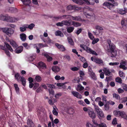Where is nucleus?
Here are the masks:
<instances>
[{
	"label": "nucleus",
	"mask_w": 127,
	"mask_h": 127,
	"mask_svg": "<svg viewBox=\"0 0 127 127\" xmlns=\"http://www.w3.org/2000/svg\"><path fill=\"white\" fill-rule=\"evenodd\" d=\"M72 16L69 15H63L62 16L54 17V18L56 19H63L67 20L71 19Z\"/></svg>",
	"instance_id": "5"
},
{
	"label": "nucleus",
	"mask_w": 127,
	"mask_h": 127,
	"mask_svg": "<svg viewBox=\"0 0 127 127\" xmlns=\"http://www.w3.org/2000/svg\"><path fill=\"white\" fill-rule=\"evenodd\" d=\"M14 86L15 88V90L16 92L17 93H19V88L18 87V84H15L14 85Z\"/></svg>",
	"instance_id": "40"
},
{
	"label": "nucleus",
	"mask_w": 127,
	"mask_h": 127,
	"mask_svg": "<svg viewBox=\"0 0 127 127\" xmlns=\"http://www.w3.org/2000/svg\"><path fill=\"white\" fill-rule=\"evenodd\" d=\"M20 37L21 40L23 41H24L26 39V35L24 33H22L20 34Z\"/></svg>",
	"instance_id": "16"
},
{
	"label": "nucleus",
	"mask_w": 127,
	"mask_h": 127,
	"mask_svg": "<svg viewBox=\"0 0 127 127\" xmlns=\"http://www.w3.org/2000/svg\"><path fill=\"white\" fill-rule=\"evenodd\" d=\"M94 62L98 64H100L103 63V61L102 60L97 58H94Z\"/></svg>",
	"instance_id": "17"
},
{
	"label": "nucleus",
	"mask_w": 127,
	"mask_h": 127,
	"mask_svg": "<svg viewBox=\"0 0 127 127\" xmlns=\"http://www.w3.org/2000/svg\"><path fill=\"white\" fill-rule=\"evenodd\" d=\"M88 113L89 116L92 119H94L96 118V115L94 111L89 110Z\"/></svg>",
	"instance_id": "13"
},
{
	"label": "nucleus",
	"mask_w": 127,
	"mask_h": 127,
	"mask_svg": "<svg viewBox=\"0 0 127 127\" xmlns=\"http://www.w3.org/2000/svg\"><path fill=\"white\" fill-rule=\"evenodd\" d=\"M1 30L9 37H10L14 33V31L11 28L7 27L1 28Z\"/></svg>",
	"instance_id": "2"
},
{
	"label": "nucleus",
	"mask_w": 127,
	"mask_h": 127,
	"mask_svg": "<svg viewBox=\"0 0 127 127\" xmlns=\"http://www.w3.org/2000/svg\"><path fill=\"white\" fill-rule=\"evenodd\" d=\"M84 89V88L80 84H79L77 86V88L76 89L78 91L82 90Z\"/></svg>",
	"instance_id": "28"
},
{
	"label": "nucleus",
	"mask_w": 127,
	"mask_h": 127,
	"mask_svg": "<svg viewBox=\"0 0 127 127\" xmlns=\"http://www.w3.org/2000/svg\"><path fill=\"white\" fill-rule=\"evenodd\" d=\"M95 108L97 114L99 115L100 117L102 118H104V117L103 112L102 110L99 108L98 106L95 105Z\"/></svg>",
	"instance_id": "4"
},
{
	"label": "nucleus",
	"mask_w": 127,
	"mask_h": 127,
	"mask_svg": "<svg viewBox=\"0 0 127 127\" xmlns=\"http://www.w3.org/2000/svg\"><path fill=\"white\" fill-rule=\"evenodd\" d=\"M86 127H93V126L89 122L87 123L86 125Z\"/></svg>",
	"instance_id": "63"
},
{
	"label": "nucleus",
	"mask_w": 127,
	"mask_h": 127,
	"mask_svg": "<svg viewBox=\"0 0 127 127\" xmlns=\"http://www.w3.org/2000/svg\"><path fill=\"white\" fill-rule=\"evenodd\" d=\"M121 112L120 111H114V114L115 116L117 117H119L120 116Z\"/></svg>",
	"instance_id": "37"
},
{
	"label": "nucleus",
	"mask_w": 127,
	"mask_h": 127,
	"mask_svg": "<svg viewBox=\"0 0 127 127\" xmlns=\"http://www.w3.org/2000/svg\"><path fill=\"white\" fill-rule=\"evenodd\" d=\"M126 65V61H123L122 62L120 63V65L119 66V67L123 69V70H127V68L125 66Z\"/></svg>",
	"instance_id": "8"
},
{
	"label": "nucleus",
	"mask_w": 127,
	"mask_h": 127,
	"mask_svg": "<svg viewBox=\"0 0 127 127\" xmlns=\"http://www.w3.org/2000/svg\"><path fill=\"white\" fill-rule=\"evenodd\" d=\"M55 45L59 48L60 51L63 52L65 50V48L63 45L58 43H56L55 44Z\"/></svg>",
	"instance_id": "11"
},
{
	"label": "nucleus",
	"mask_w": 127,
	"mask_h": 127,
	"mask_svg": "<svg viewBox=\"0 0 127 127\" xmlns=\"http://www.w3.org/2000/svg\"><path fill=\"white\" fill-rule=\"evenodd\" d=\"M92 121L93 123V127H98L99 124H98L96 122V121H95L94 119H93Z\"/></svg>",
	"instance_id": "42"
},
{
	"label": "nucleus",
	"mask_w": 127,
	"mask_h": 127,
	"mask_svg": "<svg viewBox=\"0 0 127 127\" xmlns=\"http://www.w3.org/2000/svg\"><path fill=\"white\" fill-rule=\"evenodd\" d=\"M56 25L58 26L62 27L64 25L63 23V21H62L61 22H59L56 23Z\"/></svg>",
	"instance_id": "55"
},
{
	"label": "nucleus",
	"mask_w": 127,
	"mask_h": 127,
	"mask_svg": "<svg viewBox=\"0 0 127 127\" xmlns=\"http://www.w3.org/2000/svg\"><path fill=\"white\" fill-rule=\"evenodd\" d=\"M23 3L26 5H29L31 3V1L30 0H21Z\"/></svg>",
	"instance_id": "26"
},
{
	"label": "nucleus",
	"mask_w": 127,
	"mask_h": 127,
	"mask_svg": "<svg viewBox=\"0 0 127 127\" xmlns=\"http://www.w3.org/2000/svg\"><path fill=\"white\" fill-rule=\"evenodd\" d=\"M29 110V112H31L32 111V110L33 108V105L32 104H29L28 105Z\"/></svg>",
	"instance_id": "45"
},
{
	"label": "nucleus",
	"mask_w": 127,
	"mask_h": 127,
	"mask_svg": "<svg viewBox=\"0 0 127 127\" xmlns=\"http://www.w3.org/2000/svg\"><path fill=\"white\" fill-rule=\"evenodd\" d=\"M120 116L122 118L127 120V115L124 112H121Z\"/></svg>",
	"instance_id": "39"
},
{
	"label": "nucleus",
	"mask_w": 127,
	"mask_h": 127,
	"mask_svg": "<svg viewBox=\"0 0 127 127\" xmlns=\"http://www.w3.org/2000/svg\"><path fill=\"white\" fill-rule=\"evenodd\" d=\"M44 56H45L47 59V60L48 62H50L52 60V58L51 56H50L47 54H45L44 55Z\"/></svg>",
	"instance_id": "27"
},
{
	"label": "nucleus",
	"mask_w": 127,
	"mask_h": 127,
	"mask_svg": "<svg viewBox=\"0 0 127 127\" xmlns=\"http://www.w3.org/2000/svg\"><path fill=\"white\" fill-rule=\"evenodd\" d=\"M52 69L53 71L55 72H57L60 71L59 67L57 66H54L52 67Z\"/></svg>",
	"instance_id": "18"
},
{
	"label": "nucleus",
	"mask_w": 127,
	"mask_h": 127,
	"mask_svg": "<svg viewBox=\"0 0 127 127\" xmlns=\"http://www.w3.org/2000/svg\"><path fill=\"white\" fill-rule=\"evenodd\" d=\"M103 70L106 75L109 76L111 73L109 69L107 68H103Z\"/></svg>",
	"instance_id": "14"
},
{
	"label": "nucleus",
	"mask_w": 127,
	"mask_h": 127,
	"mask_svg": "<svg viewBox=\"0 0 127 127\" xmlns=\"http://www.w3.org/2000/svg\"><path fill=\"white\" fill-rule=\"evenodd\" d=\"M95 29L97 30H103V28L101 27L98 26H96L95 27Z\"/></svg>",
	"instance_id": "60"
},
{
	"label": "nucleus",
	"mask_w": 127,
	"mask_h": 127,
	"mask_svg": "<svg viewBox=\"0 0 127 127\" xmlns=\"http://www.w3.org/2000/svg\"><path fill=\"white\" fill-rule=\"evenodd\" d=\"M116 81L117 82L119 83H122V80L121 79V78L119 77H117L116 79Z\"/></svg>",
	"instance_id": "48"
},
{
	"label": "nucleus",
	"mask_w": 127,
	"mask_h": 127,
	"mask_svg": "<svg viewBox=\"0 0 127 127\" xmlns=\"http://www.w3.org/2000/svg\"><path fill=\"white\" fill-rule=\"evenodd\" d=\"M119 63L115 62V63H109V64L110 65H116L119 64Z\"/></svg>",
	"instance_id": "57"
},
{
	"label": "nucleus",
	"mask_w": 127,
	"mask_h": 127,
	"mask_svg": "<svg viewBox=\"0 0 127 127\" xmlns=\"http://www.w3.org/2000/svg\"><path fill=\"white\" fill-rule=\"evenodd\" d=\"M4 43L5 45H6L7 48L8 49V50H9L11 52H12L13 51V50L11 46L9 45V44L6 42H5Z\"/></svg>",
	"instance_id": "29"
},
{
	"label": "nucleus",
	"mask_w": 127,
	"mask_h": 127,
	"mask_svg": "<svg viewBox=\"0 0 127 127\" xmlns=\"http://www.w3.org/2000/svg\"><path fill=\"white\" fill-rule=\"evenodd\" d=\"M55 35L56 36H60L61 37H63L64 34L63 33L60 31L59 30L57 31L55 33Z\"/></svg>",
	"instance_id": "30"
},
{
	"label": "nucleus",
	"mask_w": 127,
	"mask_h": 127,
	"mask_svg": "<svg viewBox=\"0 0 127 127\" xmlns=\"http://www.w3.org/2000/svg\"><path fill=\"white\" fill-rule=\"evenodd\" d=\"M45 42H47L48 43H51L52 42V40L48 37H47V39L44 41Z\"/></svg>",
	"instance_id": "52"
},
{
	"label": "nucleus",
	"mask_w": 127,
	"mask_h": 127,
	"mask_svg": "<svg viewBox=\"0 0 127 127\" xmlns=\"http://www.w3.org/2000/svg\"><path fill=\"white\" fill-rule=\"evenodd\" d=\"M86 17L88 18H93L94 19L95 18V15L94 14H90L89 13H87L85 14Z\"/></svg>",
	"instance_id": "31"
},
{
	"label": "nucleus",
	"mask_w": 127,
	"mask_h": 127,
	"mask_svg": "<svg viewBox=\"0 0 127 127\" xmlns=\"http://www.w3.org/2000/svg\"><path fill=\"white\" fill-rule=\"evenodd\" d=\"M118 12L121 14H124L126 13V11L125 10L120 9L118 10Z\"/></svg>",
	"instance_id": "43"
},
{
	"label": "nucleus",
	"mask_w": 127,
	"mask_h": 127,
	"mask_svg": "<svg viewBox=\"0 0 127 127\" xmlns=\"http://www.w3.org/2000/svg\"><path fill=\"white\" fill-rule=\"evenodd\" d=\"M35 79L36 80L37 82H40L42 80V79L41 77L38 75L36 76L35 77Z\"/></svg>",
	"instance_id": "47"
},
{
	"label": "nucleus",
	"mask_w": 127,
	"mask_h": 127,
	"mask_svg": "<svg viewBox=\"0 0 127 127\" xmlns=\"http://www.w3.org/2000/svg\"><path fill=\"white\" fill-rule=\"evenodd\" d=\"M27 124L29 127H33L34 126L32 120L30 119H29L27 120Z\"/></svg>",
	"instance_id": "15"
},
{
	"label": "nucleus",
	"mask_w": 127,
	"mask_h": 127,
	"mask_svg": "<svg viewBox=\"0 0 127 127\" xmlns=\"http://www.w3.org/2000/svg\"><path fill=\"white\" fill-rule=\"evenodd\" d=\"M71 25H73L75 27H77L81 26V24L80 23L74 21H72Z\"/></svg>",
	"instance_id": "25"
},
{
	"label": "nucleus",
	"mask_w": 127,
	"mask_h": 127,
	"mask_svg": "<svg viewBox=\"0 0 127 127\" xmlns=\"http://www.w3.org/2000/svg\"><path fill=\"white\" fill-rule=\"evenodd\" d=\"M110 1H111L112 3L108 2H105L103 3V5L107 7L110 9H111L112 7L117 5V2L114 1V0Z\"/></svg>",
	"instance_id": "3"
},
{
	"label": "nucleus",
	"mask_w": 127,
	"mask_h": 127,
	"mask_svg": "<svg viewBox=\"0 0 127 127\" xmlns=\"http://www.w3.org/2000/svg\"><path fill=\"white\" fill-rule=\"evenodd\" d=\"M71 19L73 20L76 21H80V17L79 16H75V17L72 16Z\"/></svg>",
	"instance_id": "36"
},
{
	"label": "nucleus",
	"mask_w": 127,
	"mask_h": 127,
	"mask_svg": "<svg viewBox=\"0 0 127 127\" xmlns=\"http://www.w3.org/2000/svg\"><path fill=\"white\" fill-rule=\"evenodd\" d=\"M88 35L89 37L92 40L94 38V37L93 36V34L89 31L88 32Z\"/></svg>",
	"instance_id": "49"
},
{
	"label": "nucleus",
	"mask_w": 127,
	"mask_h": 127,
	"mask_svg": "<svg viewBox=\"0 0 127 127\" xmlns=\"http://www.w3.org/2000/svg\"><path fill=\"white\" fill-rule=\"evenodd\" d=\"M79 59L80 61L83 63L86 61V60L85 58L82 56H80Z\"/></svg>",
	"instance_id": "56"
},
{
	"label": "nucleus",
	"mask_w": 127,
	"mask_h": 127,
	"mask_svg": "<svg viewBox=\"0 0 127 127\" xmlns=\"http://www.w3.org/2000/svg\"><path fill=\"white\" fill-rule=\"evenodd\" d=\"M10 44L14 48H16L18 47V45L16 42L13 40L10 41Z\"/></svg>",
	"instance_id": "22"
},
{
	"label": "nucleus",
	"mask_w": 127,
	"mask_h": 127,
	"mask_svg": "<svg viewBox=\"0 0 127 127\" xmlns=\"http://www.w3.org/2000/svg\"><path fill=\"white\" fill-rule=\"evenodd\" d=\"M74 29V28L73 27H68L66 28L67 31L69 33L72 32Z\"/></svg>",
	"instance_id": "32"
},
{
	"label": "nucleus",
	"mask_w": 127,
	"mask_h": 127,
	"mask_svg": "<svg viewBox=\"0 0 127 127\" xmlns=\"http://www.w3.org/2000/svg\"><path fill=\"white\" fill-rule=\"evenodd\" d=\"M121 23L123 28L124 27H127V21L124 19H123L122 20Z\"/></svg>",
	"instance_id": "21"
},
{
	"label": "nucleus",
	"mask_w": 127,
	"mask_h": 127,
	"mask_svg": "<svg viewBox=\"0 0 127 127\" xmlns=\"http://www.w3.org/2000/svg\"><path fill=\"white\" fill-rule=\"evenodd\" d=\"M86 50H85L88 53H90L92 49L87 46H85Z\"/></svg>",
	"instance_id": "53"
},
{
	"label": "nucleus",
	"mask_w": 127,
	"mask_h": 127,
	"mask_svg": "<svg viewBox=\"0 0 127 127\" xmlns=\"http://www.w3.org/2000/svg\"><path fill=\"white\" fill-rule=\"evenodd\" d=\"M39 84L38 83H34V87L33 88V89L35 90L36 89L38 86Z\"/></svg>",
	"instance_id": "54"
},
{
	"label": "nucleus",
	"mask_w": 127,
	"mask_h": 127,
	"mask_svg": "<svg viewBox=\"0 0 127 127\" xmlns=\"http://www.w3.org/2000/svg\"><path fill=\"white\" fill-rule=\"evenodd\" d=\"M7 20V22H14L17 21L18 20V19L14 17H10L8 16Z\"/></svg>",
	"instance_id": "10"
},
{
	"label": "nucleus",
	"mask_w": 127,
	"mask_h": 127,
	"mask_svg": "<svg viewBox=\"0 0 127 127\" xmlns=\"http://www.w3.org/2000/svg\"><path fill=\"white\" fill-rule=\"evenodd\" d=\"M98 127H106V125L102 123L99 124Z\"/></svg>",
	"instance_id": "64"
},
{
	"label": "nucleus",
	"mask_w": 127,
	"mask_h": 127,
	"mask_svg": "<svg viewBox=\"0 0 127 127\" xmlns=\"http://www.w3.org/2000/svg\"><path fill=\"white\" fill-rule=\"evenodd\" d=\"M113 97L115 98L116 99L118 100L120 99V97L118 94L114 93L113 94Z\"/></svg>",
	"instance_id": "41"
},
{
	"label": "nucleus",
	"mask_w": 127,
	"mask_h": 127,
	"mask_svg": "<svg viewBox=\"0 0 127 127\" xmlns=\"http://www.w3.org/2000/svg\"><path fill=\"white\" fill-rule=\"evenodd\" d=\"M99 40V39L98 38L94 39V40L92 41V43L93 44H94L96 43Z\"/></svg>",
	"instance_id": "51"
},
{
	"label": "nucleus",
	"mask_w": 127,
	"mask_h": 127,
	"mask_svg": "<svg viewBox=\"0 0 127 127\" xmlns=\"http://www.w3.org/2000/svg\"><path fill=\"white\" fill-rule=\"evenodd\" d=\"M71 70L73 71H76L78 70L79 68L76 67H74L71 68Z\"/></svg>",
	"instance_id": "58"
},
{
	"label": "nucleus",
	"mask_w": 127,
	"mask_h": 127,
	"mask_svg": "<svg viewBox=\"0 0 127 127\" xmlns=\"http://www.w3.org/2000/svg\"><path fill=\"white\" fill-rule=\"evenodd\" d=\"M71 92L72 94L75 97H76L78 98L81 99L82 98V96L79 93L73 91Z\"/></svg>",
	"instance_id": "9"
},
{
	"label": "nucleus",
	"mask_w": 127,
	"mask_h": 127,
	"mask_svg": "<svg viewBox=\"0 0 127 127\" xmlns=\"http://www.w3.org/2000/svg\"><path fill=\"white\" fill-rule=\"evenodd\" d=\"M104 108L106 111H108L109 108V104L106 102L105 104L104 105Z\"/></svg>",
	"instance_id": "44"
},
{
	"label": "nucleus",
	"mask_w": 127,
	"mask_h": 127,
	"mask_svg": "<svg viewBox=\"0 0 127 127\" xmlns=\"http://www.w3.org/2000/svg\"><path fill=\"white\" fill-rule=\"evenodd\" d=\"M72 21L69 20H65L63 21L64 25L66 26H69L71 25Z\"/></svg>",
	"instance_id": "24"
},
{
	"label": "nucleus",
	"mask_w": 127,
	"mask_h": 127,
	"mask_svg": "<svg viewBox=\"0 0 127 127\" xmlns=\"http://www.w3.org/2000/svg\"><path fill=\"white\" fill-rule=\"evenodd\" d=\"M68 42L70 45L72 46L74 45V42L71 38H68Z\"/></svg>",
	"instance_id": "46"
},
{
	"label": "nucleus",
	"mask_w": 127,
	"mask_h": 127,
	"mask_svg": "<svg viewBox=\"0 0 127 127\" xmlns=\"http://www.w3.org/2000/svg\"><path fill=\"white\" fill-rule=\"evenodd\" d=\"M22 85L24 86H25L26 85V80L24 77L22 76L21 77L20 81Z\"/></svg>",
	"instance_id": "20"
},
{
	"label": "nucleus",
	"mask_w": 127,
	"mask_h": 127,
	"mask_svg": "<svg viewBox=\"0 0 127 127\" xmlns=\"http://www.w3.org/2000/svg\"><path fill=\"white\" fill-rule=\"evenodd\" d=\"M56 109H57L56 106L53 107V110L52 111V113L54 115L57 116L58 115V113L57 111H56Z\"/></svg>",
	"instance_id": "35"
},
{
	"label": "nucleus",
	"mask_w": 127,
	"mask_h": 127,
	"mask_svg": "<svg viewBox=\"0 0 127 127\" xmlns=\"http://www.w3.org/2000/svg\"><path fill=\"white\" fill-rule=\"evenodd\" d=\"M80 8L78 7L75 5H69L67 7V9L68 10H78L80 9Z\"/></svg>",
	"instance_id": "7"
},
{
	"label": "nucleus",
	"mask_w": 127,
	"mask_h": 127,
	"mask_svg": "<svg viewBox=\"0 0 127 127\" xmlns=\"http://www.w3.org/2000/svg\"><path fill=\"white\" fill-rule=\"evenodd\" d=\"M89 74L93 79L95 80H96V77L95 74L94 72H92V73H90V74Z\"/></svg>",
	"instance_id": "33"
},
{
	"label": "nucleus",
	"mask_w": 127,
	"mask_h": 127,
	"mask_svg": "<svg viewBox=\"0 0 127 127\" xmlns=\"http://www.w3.org/2000/svg\"><path fill=\"white\" fill-rule=\"evenodd\" d=\"M8 16L1 15L0 16V19L1 20L6 21L7 22Z\"/></svg>",
	"instance_id": "19"
},
{
	"label": "nucleus",
	"mask_w": 127,
	"mask_h": 127,
	"mask_svg": "<svg viewBox=\"0 0 127 127\" xmlns=\"http://www.w3.org/2000/svg\"><path fill=\"white\" fill-rule=\"evenodd\" d=\"M34 26L35 25L34 24L32 23L29 25H27L26 26V27L27 28H29L30 30H32Z\"/></svg>",
	"instance_id": "34"
},
{
	"label": "nucleus",
	"mask_w": 127,
	"mask_h": 127,
	"mask_svg": "<svg viewBox=\"0 0 127 127\" xmlns=\"http://www.w3.org/2000/svg\"><path fill=\"white\" fill-rule=\"evenodd\" d=\"M108 45L107 46V51L110 54V56L112 57H115L117 55V51L115 49L116 46L113 43H111L110 40L107 41Z\"/></svg>",
	"instance_id": "1"
},
{
	"label": "nucleus",
	"mask_w": 127,
	"mask_h": 127,
	"mask_svg": "<svg viewBox=\"0 0 127 127\" xmlns=\"http://www.w3.org/2000/svg\"><path fill=\"white\" fill-rule=\"evenodd\" d=\"M119 74L121 77H125L124 73L122 71H120L119 72Z\"/></svg>",
	"instance_id": "50"
},
{
	"label": "nucleus",
	"mask_w": 127,
	"mask_h": 127,
	"mask_svg": "<svg viewBox=\"0 0 127 127\" xmlns=\"http://www.w3.org/2000/svg\"><path fill=\"white\" fill-rule=\"evenodd\" d=\"M88 72H89V74H90V73L93 72L92 70V68L90 66H89L88 67Z\"/></svg>",
	"instance_id": "59"
},
{
	"label": "nucleus",
	"mask_w": 127,
	"mask_h": 127,
	"mask_svg": "<svg viewBox=\"0 0 127 127\" xmlns=\"http://www.w3.org/2000/svg\"><path fill=\"white\" fill-rule=\"evenodd\" d=\"M20 75L19 73H16L15 74L14 77L15 79L18 82L20 81L19 80L20 78H21V77H22Z\"/></svg>",
	"instance_id": "23"
},
{
	"label": "nucleus",
	"mask_w": 127,
	"mask_h": 127,
	"mask_svg": "<svg viewBox=\"0 0 127 127\" xmlns=\"http://www.w3.org/2000/svg\"><path fill=\"white\" fill-rule=\"evenodd\" d=\"M49 91L50 95L51 97H53L54 93V90L52 89H49Z\"/></svg>",
	"instance_id": "38"
},
{
	"label": "nucleus",
	"mask_w": 127,
	"mask_h": 127,
	"mask_svg": "<svg viewBox=\"0 0 127 127\" xmlns=\"http://www.w3.org/2000/svg\"><path fill=\"white\" fill-rule=\"evenodd\" d=\"M16 48L14 51L16 53L19 54L23 51V46H21Z\"/></svg>",
	"instance_id": "12"
},
{
	"label": "nucleus",
	"mask_w": 127,
	"mask_h": 127,
	"mask_svg": "<svg viewBox=\"0 0 127 127\" xmlns=\"http://www.w3.org/2000/svg\"><path fill=\"white\" fill-rule=\"evenodd\" d=\"M82 31V29H79L76 31V32H75V33L77 34L78 35Z\"/></svg>",
	"instance_id": "61"
},
{
	"label": "nucleus",
	"mask_w": 127,
	"mask_h": 127,
	"mask_svg": "<svg viewBox=\"0 0 127 127\" xmlns=\"http://www.w3.org/2000/svg\"><path fill=\"white\" fill-rule=\"evenodd\" d=\"M88 64L87 63H84L83 65V67L85 68H86L88 66Z\"/></svg>",
	"instance_id": "62"
},
{
	"label": "nucleus",
	"mask_w": 127,
	"mask_h": 127,
	"mask_svg": "<svg viewBox=\"0 0 127 127\" xmlns=\"http://www.w3.org/2000/svg\"><path fill=\"white\" fill-rule=\"evenodd\" d=\"M38 67L39 70L41 71H42V69H44L47 68L46 64L42 62H40L38 63Z\"/></svg>",
	"instance_id": "6"
}]
</instances>
